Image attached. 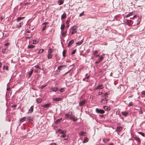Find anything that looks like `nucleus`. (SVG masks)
I'll use <instances>...</instances> for the list:
<instances>
[{
    "mask_svg": "<svg viewBox=\"0 0 145 145\" xmlns=\"http://www.w3.org/2000/svg\"><path fill=\"white\" fill-rule=\"evenodd\" d=\"M78 27L76 26H74L72 28V31L71 33V34L73 35L74 33H76L77 32V30H76V29Z\"/></svg>",
    "mask_w": 145,
    "mask_h": 145,
    "instance_id": "nucleus-1",
    "label": "nucleus"
},
{
    "mask_svg": "<svg viewBox=\"0 0 145 145\" xmlns=\"http://www.w3.org/2000/svg\"><path fill=\"white\" fill-rule=\"evenodd\" d=\"M72 116V113L71 112H69L68 114H65V117L66 118H69V119H70V118Z\"/></svg>",
    "mask_w": 145,
    "mask_h": 145,
    "instance_id": "nucleus-2",
    "label": "nucleus"
},
{
    "mask_svg": "<svg viewBox=\"0 0 145 145\" xmlns=\"http://www.w3.org/2000/svg\"><path fill=\"white\" fill-rule=\"evenodd\" d=\"M105 56V54H103L98 58V62H96V63H98L101 61V60L103 59Z\"/></svg>",
    "mask_w": 145,
    "mask_h": 145,
    "instance_id": "nucleus-3",
    "label": "nucleus"
},
{
    "mask_svg": "<svg viewBox=\"0 0 145 145\" xmlns=\"http://www.w3.org/2000/svg\"><path fill=\"white\" fill-rule=\"evenodd\" d=\"M96 111L97 113L101 114H104L105 112L104 110H103L99 109L97 108L96 109Z\"/></svg>",
    "mask_w": 145,
    "mask_h": 145,
    "instance_id": "nucleus-4",
    "label": "nucleus"
},
{
    "mask_svg": "<svg viewBox=\"0 0 145 145\" xmlns=\"http://www.w3.org/2000/svg\"><path fill=\"white\" fill-rule=\"evenodd\" d=\"M86 102V101L85 100H83V101H80L79 103V106H82L84 105L85 104Z\"/></svg>",
    "mask_w": 145,
    "mask_h": 145,
    "instance_id": "nucleus-5",
    "label": "nucleus"
},
{
    "mask_svg": "<svg viewBox=\"0 0 145 145\" xmlns=\"http://www.w3.org/2000/svg\"><path fill=\"white\" fill-rule=\"evenodd\" d=\"M51 105V104L48 103L45 105H41V106L44 108H48L50 107Z\"/></svg>",
    "mask_w": 145,
    "mask_h": 145,
    "instance_id": "nucleus-6",
    "label": "nucleus"
},
{
    "mask_svg": "<svg viewBox=\"0 0 145 145\" xmlns=\"http://www.w3.org/2000/svg\"><path fill=\"white\" fill-rule=\"evenodd\" d=\"M57 131L60 134H65L66 132V131L65 130L61 131V129H58L57 130Z\"/></svg>",
    "mask_w": 145,
    "mask_h": 145,
    "instance_id": "nucleus-7",
    "label": "nucleus"
},
{
    "mask_svg": "<svg viewBox=\"0 0 145 145\" xmlns=\"http://www.w3.org/2000/svg\"><path fill=\"white\" fill-rule=\"evenodd\" d=\"M62 99V98L61 97L59 98H53L52 99L53 101H61Z\"/></svg>",
    "mask_w": 145,
    "mask_h": 145,
    "instance_id": "nucleus-8",
    "label": "nucleus"
},
{
    "mask_svg": "<svg viewBox=\"0 0 145 145\" xmlns=\"http://www.w3.org/2000/svg\"><path fill=\"white\" fill-rule=\"evenodd\" d=\"M103 88V85L102 84H100L96 87L95 88V89H102Z\"/></svg>",
    "mask_w": 145,
    "mask_h": 145,
    "instance_id": "nucleus-9",
    "label": "nucleus"
},
{
    "mask_svg": "<svg viewBox=\"0 0 145 145\" xmlns=\"http://www.w3.org/2000/svg\"><path fill=\"white\" fill-rule=\"evenodd\" d=\"M121 114L123 116H126L128 115L129 113L128 112L123 111L121 112Z\"/></svg>",
    "mask_w": 145,
    "mask_h": 145,
    "instance_id": "nucleus-10",
    "label": "nucleus"
},
{
    "mask_svg": "<svg viewBox=\"0 0 145 145\" xmlns=\"http://www.w3.org/2000/svg\"><path fill=\"white\" fill-rule=\"evenodd\" d=\"M50 89L53 91L55 92L57 91L58 90V88L57 87H54Z\"/></svg>",
    "mask_w": 145,
    "mask_h": 145,
    "instance_id": "nucleus-11",
    "label": "nucleus"
},
{
    "mask_svg": "<svg viewBox=\"0 0 145 145\" xmlns=\"http://www.w3.org/2000/svg\"><path fill=\"white\" fill-rule=\"evenodd\" d=\"M74 42V40H71L69 43L68 44V46L69 47Z\"/></svg>",
    "mask_w": 145,
    "mask_h": 145,
    "instance_id": "nucleus-12",
    "label": "nucleus"
},
{
    "mask_svg": "<svg viewBox=\"0 0 145 145\" xmlns=\"http://www.w3.org/2000/svg\"><path fill=\"white\" fill-rule=\"evenodd\" d=\"M70 119L74 121H76L77 120V119L74 116H72L70 118Z\"/></svg>",
    "mask_w": 145,
    "mask_h": 145,
    "instance_id": "nucleus-13",
    "label": "nucleus"
},
{
    "mask_svg": "<svg viewBox=\"0 0 145 145\" xmlns=\"http://www.w3.org/2000/svg\"><path fill=\"white\" fill-rule=\"evenodd\" d=\"M26 119V117H24L23 118H21L20 120V122H21V123L25 121V120Z\"/></svg>",
    "mask_w": 145,
    "mask_h": 145,
    "instance_id": "nucleus-14",
    "label": "nucleus"
},
{
    "mask_svg": "<svg viewBox=\"0 0 145 145\" xmlns=\"http://www.w3.org/2000/svg\"><path fill=\"white\" fill-rule=\"evenodd\" d=\"M33 110V106H32L30 109L29 110L28 113H31L32 112Z\"/></svg>",
    "mask_w": 145,
    "mask_h": 145,
    "instance_id": "nucleus-15",
    "label": "nucleus"
},
{
    "mask_svg": "<svg viewBox=\"0 0 145 145\" xmlns=\"http://www.w3.org/2000/svg\"><path fill=\"white\" fill-rule=\"evenodd\" d=\"M64 1V0H59L58 1V3L59 5H61L63 3Z\"/></svg>",
    "mask_w": 145,
    "mask_h": 145,
    "instance_id": "nucleus-16",
    "label": "nucleus"
},
{
    "mask_svg": "<svg viewBox=\"0 0 145 145\" xmlns=\"http://www.w3.org/2000/svg\"><path fill=\"white\" fill-rule=\"evenodd\" d=\"M122 130V128L120 127H118L117 128V131L118 132H121Z\"/></svg>",
    "mask_w": 145,
    "mask_h": 145,
    "instance_id": "nucleus-17",
    "label": "nucleus"
},
{
    "mask_svg": "<svg viewBox=\"0 0 145 145\" xmlns=\"http://www.w3.org/2000/svg\"><path fill=\"white\" fill-rule=\"evenodd\" d=\"M86 133L85 132H81L79 133V135L81 136H85Z\"/></svg>",
    "mask_w": 145,
    "mask_h": 145,
    "instance_id": "nucleus-18",
    "label": "nucleus"
},
{
    "mask_svg": "<svg viewBox=\"0 0 145 145\" xmlns=\"http://www.w3.org/2000/svg\"><path fill=\"white\" fill-rule=\"evenodd\" d=\"M103 108L106 111H108L110 110V108L106 106H104Z\"/></svg>",
    "mask_w": 145,
    "mask_h": 145,
    "instance_id": "nucleus-19",
    "label": "nucleus"
},
{
    "mask_svg": "<svg viewBox=\"0 0 145 145\" xmlns=\"http://www.w3.org/2000/svg\"><path fill=\"white\" fill-rule=\"evenodd\" d=\"M25 18V17H19L17 19V22H19L20 21V20L24 19Z\"/></svg>",
    "mask_w": 145,
    "mask_h": 145,
    "instance_id": "nucleus-20",
    "label": "nucleus"
},
{
    "mask_svg": "<svg viewBox=\"0 0 145 145\" xmlns=\"http://www.w3.org/2000/svg\"><path fill=\"white\" fill-rule=\"evenodd\" d=\"M66 65H62L58 67L57 69L58 70H61V69L63 67H65Z\"/></svg>",
    "mask_w": 145,
    "mask_h": 145,
    "instance_id": "nucleus-21",
    "label": "nucleus"
},
{
    "mask_svg": "<svg viewBox=\"0 0 145 145\" xmlns=\"http://www.w3.org/2000/svg\"><path fill=\"white\" fill-rule=\"evenodd\" d=\"M83 42V39L81 41H79L78 42L76 43V44L78 45H80Z\"/></svg>",
    "mask_w": 145,
    "mask_h": 145,
    "instance_id": "nucleus-22",
    "label": "nucleus"
},
{
    "mask_svg": "<svg viewBox=\"0 0 145 145\" xmlns=\"http://www.w3.org/2000/svg\"><path fill=\"white\" fill-rule=\"evenodd\" d=\"M33 69H31V71L29 72V74H28V77L29 78L30 77L31 75L32 74L33 72Z\"/></svg>",
    "mask_w": 145,
    "mask_h": 145,
    "instance_id": "nucleus-23",
    "label": "nucleus"
},
{
    "mask_svg": "<svg viewBox=\"0 0 145 145\" xmlns=\"http://www.w3.org/2000/svg\"><path fill=\"white\" fill-rule=\"evenodd\" d=\"M66 18V14L65 13H64L62 15L61 17V19H65Z\"/></svg>",
    "mask_w": 145,
    "mask_h": 145,
    "instance_id": "nucleus-24",
    "label": "nucleus"
},
{
    "mask_svg": "<svg viewBox=\"0 0 145 145\" xmlns=\"http://www.w3.org/2000/svg\"><path fill=\"white\" fill-rule=\"evenodd\" d=\"M109 94V92H107L106 93H105L104 95V96L105 97L104 98L105 99H107L108 97L107 95H108Z\"/></svg>",
    "mask_w": 145,
    "mask_h": 145,
    "instance_id": "nucleus-25",
    "label": "nucleus"
},
{
    "mask_svg": "<svg viewBox=\"0 0 145 145\" xmlns=\"http://www.w3.org/2000/svg\"><path fill=\"white\" fill-rule=\"evenodd\" d=\"M36 101L38 103H41L42 101V99L39 98L37 99Z\"/></svg>",
    "mask_w": 145,
    "mask_h": 145,
    "instance_id": "nucleus-26",
    "label": "nucleus"
},
{
    "mask_svg": "<svg viewBox=\"0 0 145 145\" xmlns=\"http://www.w3.org/2000/svg\"><path fill=\"white\" fill-rule=\"evenodd\" d=\"M23 23L22 22H20L17 25V27L18 28L20 27H21V26L23 25Z\"/></svg>",
    "mask_w": 145,
    "mask_h": 145,
    "instance_id": "nucleus-27",
    "label": "nucleus"
},
{
    "mask_svg": "<svg viewBox=\"0 0 145 145\" xmlns=\"http://www.w3.org/2000/svg\"><path fill=\"white\" fill-rule=\"evenodd\" d=\"M65 27V25L64 24H62L61 27V31H63L64 30Z\"/></svg>",
    "mask_w": 145,
    "mask_h": 145,
    "instance_id": "nucleus-28",
    "label": "nucleus"
},
{
    "mask_svg": "<svg viewBox=\"0 0 145 145\" xmlns=\"http://www.w3.org/2000/svg\"><path fill=\"white\" fill-rule=\"evenodd\" d=\"M134 138H135V139L136 141H137L138 142V143H140V138H139L136 137H135Z\"/></svg>",
    "mask_w": 145,
    "mask_h": 145,
    "instance_id": "nucleus-29",
    "label": "nucleus"
},
{
    "mask_svg": "<svg viewBox=\"0 0 145 145\" xmlns=\"http://www.w3.org/2000/svg\"><path fill=\"white\" fill-rule=\"evenodd\" d=\"M133 15V12H131L129 13L128 14H127L125 16V17L126 18L128 17L131 16H132Z\"/></svg>",
    "mask_w": 145,
    "mask_h": 145,
    "instance_id": "nucleus-30",
    "label": "nucleus"
},
{
    "mask_svg": "<svg viewBox=\"0 0 145 145\" xmlns=\"http://www.w3.org/2000/svg\"><path fill=\"white\" fill-rule=\"evenodd\" d=\"M101 102L103 103L106 104L107 103V100L106 99H103L101 100Z\"/></svg>",
    "mask_w": 145,
    "mask_h": 145,
    "instance_id": "nucleus-31",
    "label": "nucleus"
},
{
    "mask_svg": "<svg viewBox=\"0 0 145 145\" xmlns=\"http://www.w3.org/2000/svg\"><path fill=\"white\" fill-rule=\"evenodd\" d=\"M88 138L87 137H85L84 139V140L83 141V143H85L87 142H88Z\"/></svg>",
    "mask_w": 145,
    "mask_h": 145,
    "instance_id": "nucleus-32",
    "label": "nucleus"
},
{
    "mask_svg": "<svg viewBox=\"0 0 145 145\" xmlns=\"http://www.w3.org/2000/svg\"><path fill=\"white\" fill-rule=\"evenodd\" d=\"M44 51V49H40V50H39V51L37 53L38 54H40L42 53Z\"/></svg>",
    "mask_w": 145,
    "mask_h": 145,
    "instance_id": "nucleus-33",
    "label": "nucleus"
},
{
    "mask_svg": "<svg viewBox=\"0 0 145 145\" xmlns=\"http://www.w3.org/2000/svg\"><path fill=\"white\" fill-rule=\"evenodd\" d=\"M62 120V118H61L60 119H59L57 120L56 121H55V123L56 124L58 123L59 122H60V121L61 120Z\"/></svg>",
    "mask_w": 145,
    "mask_h": 145,
    "instance_id": "nucleus-34",
    "label": "nucleus"
},
{
    "mask_svg": "<svg viewBox=\"0 0 145 145\" xmlns=\"http://www.w3.org/2000/svg\"><path fill=\"white\" fill-rule=\"evenodd\" d=\"M53 52L52 49L51 48H50L48 50V54H51Z\"/></svg>",
    "mask_w": 145,
    "mask_h": 145,
    "instance_id": "nucleus-35",
    "label": "nucleus"
},
{
    "mask_svg": "<svg viewBox=\"0 0 145 145\" xmlns=\"http://www.w3.org/2000/svg\"><path fill=\"white\" fill-rule=\"evenodd\" d=\"M47 56L48 58L49 59H51L52 58V55L51 54H48Z\"/></svg>",
    "mask_w": 145,
    "mask_h": 145,
    "instance_id": "nucleus-36",
    "label": "nucleus"
},
{
    "mask_svg": "<svg viewBox=\"0 0 145 145\" xmlns=\"http://www.w3.org/2000/svg\"><path fill=\"white\" fill-rule=\"evenodd\" d=\"M142 97H145V91H143L141 93Z\"/></svg>",
    "mask_w": 145,
    "mask_h": 145,
    "instance_id": "nucleus-37",
    "label": "nucleus"
},
{
    "mask_svg": "<svg viewBox=\"0 0 145 145\" xmlns=\"http://www.w3.org/2000/svg\"><path fill=\"white\" fill-rule=\"evenodd\" d=\"M61 33L63 37H65L66 35L64 31H61Z\"/></svg>",
    "mask_w": 145,
    "mask_h": 145,
    "instance_id": "nucleus-38",
    "label": "nucleus"
},
{
    "mask_svg": "<svg viewBox=\"0 0 145 145\" xmlns=\"http://www.w3.org/2000/svg\"><path fill=\"white\" fill-rule=\"evenodd\" d=\"M35 47V46L33 45H29L28 46V48H33Z\"/></svg>",
    "mask_w": 145,
    "mask_h": 145,
    "instance_id": "nucleus-39",
    "label": "nucleus"
},
{
    "mask_svg": "<svg viewBox=\"0 0 145 145\" xmlns=\"http://www.w3.org/2000/svg\"><path fill=\"white\" fill-rule=\"evenodd\" d=\"M110 140V139L108 138L105 139L103 140V141L104 142H108Z\"/></svg>",
    "mask_w": 145,
    "mask_h": 145,
    "instance_id": "nucleus-40",
    "label": "nucleus"
},
{
    "mask_svg": "<svg viewBox=\"0 0 145 145\" xmlns=\"http://www.w3.org/2000/svg\"><path fill=\"white\" fill-rule=\"evenodd\" d=\"M127 22L128 24H130L132 22L131 20H127Z\"/></svg>",
    "mask_w": 145,
    "mask_h": 145,
    "instance_id": "nucleus-41",
    "label": "nucleus"
},
{
    "mask_svg": "<svg viewBox=\"0 0 145 145\" xmlns=\"http://www.w3.org/2000/svg\"><path fill=\"white\" fill-rule=\"evenodd\" d=\"M66 52V51L65 50H64L63 52V56L64 57L65 56V54Z\"/></svg>",
    "mask_w": 145,
    "mask_h": 145,
    "instance_id": "nucleus-42",
    "label": "nucleus"
},
{
    "mask_svg": "<svg viewBox=\"0 0 145 145\" xmlns=\"http://www.w3.org/2000/svg\"><path fill=\"white\" fill-rule=\"evenodd\" d=\"M38 41L37 40H33V44H36L38 43Z\"/></svg>",
    "mask_w": 145,
    "mask_h": 145,
    "instance_id": "nucleus-43",
    "label": "nucleus"
},
{
    "mask_svg": "<svg viewBox=\"0 0 145 145\" xmlns=\"http://www.w3.org/2000/svg\"><path fill=\"white\" fill-rule=\"evenodd\" d=\"M67 136L66 134H63L61 135L60 137L62 138H65Z\"/></svg>",
    "mask_w": 145,
    "mask_h": 145,
    "instance_id": "nucleus-44",
    "label": "nucleus"
},
{
    "mask_svg": "<svg viewBox=\"0 0 145 145\" xmlns=\"http://www.w3.org/2000/svg\"><path fill=\"white\" fill-rule=\"evenodd\" d=\"M6 50V49H2V52L3 53H5Z\"/></svg>",
    "mask_w": 145,
    "mask_h": 145,
    "instance_id": "nucleus-45",
    "label": "nucleus"
},
{
    "mask_svg": "<svg viewBox=\"0 0 145 145\" xmlns=\"http://www.w3.org/2000/svg\"><path fill=\"white\" fill-rule=\"evenodd\" d=\"M138 133L141 135H142V136L144 137V133L141 132H139Z\"/></svg>",
    "mask_w": 145,
    "mask_h": 145,
    "instance_id": "nucleus-46",
    "label": "nucleus"
},
{
    "mask_svg": "<svg viewBox=\"0 0 145 145\" xmlns=\"http://www.w3.org/2000/svg\"><path fill=\"white\" fill-rule=\"evenodd\" d=\"M133 104L132 102H131L130 103H129V105H128V106L130 107L133 105Z\"/></svg>",
    "mask_w": 145,
    "mask_h": 145,
    "instance_id": "nucleus-47",
    "label": "nucleus"
},
{
    "mask_svg": "<svg viewBox=\"0 0 145 145\" xmlns=\"http://www.w3.org/2000/svg\"><path fill=\"white\" fill-rule=\"evenodd\" d=\"M64 91V88H61L60 89V91L61 92H62Z\"/></svg>",
    "mask_w": 145,
    "mask_h": 145,
    "instance_id": "nucleus-48",
    "label": "nucleus"
},
{
    "mask_svg": "<svg viewBox=\"0 0 145 145\" xmlns=\"http://www.w3.org/2000/svg\"><path fill=\"white\" fill-rule=\"evenodd\" d=\"M84 12H83L82 13H81L79 15V16H83L84 15Z\"/></svg>",
    "mask_w": 145,
    "mask_h": 145,
    "instance_id": "nucleus-49",
    "label": "nucleus"
},
{
    "mask_svg": "<svg viewBox=\"0 0 145 145\" xmlns=\"http://www.w3.org/2000/svg\"><path fill=\"white\" fill-rule=\"evenodd\" d=\"M76 50H74L72 52V53H71V54L72 55H73V54H74L75 52H76Z\"/></svg>",
    "mask_w": 145,
    "mask_h": 145,
    "instance_id": "nucleus-50",
    "label": "nucleus"
},
{
    "mask_svg": "<svg viewBox=\"0 0 145 145\" xmlns=\"http://www.w3.org/2000/svg\"><path fill=\"white\" fill-rule=\"evenodd\" d=\"M98 53V51H95L93 53V54L94 55H96V54H97V53Z\"/></svg>",
    "mask_w": 145,
    "mask_h": 145,
    "instance_id": "nucleus-51",
    "label": "nucleus"
},
{
    "mask_svg": "<svg viewBox=\"0 0 145 145\" xmlns=\"http://www.w3.org/2000/svg\"><path fill=\"white\" fill-rule=\"evenodd\" d=\"M36 68H37V69H41L40 67L38 65H37L35 66Z\"/></svg>",
    "mask_w": 145,
    "mask_h": 145,
    "instance_id": "nucleus-52",
    "label": "nucleus"
},
{
    "mask_svg": "<svg viewBox=\"0 0 145 145\" xmlns=\"http://www.w3.org/2000/svg\"><path fill=\"white\" fill-rule=\"evenodd\" d=\"M46 25H45V26H44L43 27V28H42V30L44 31V30H45V29H46Z\"/></svg>",
    "mask_w": 145,
    "mask_h": 145,
    "instance_id": "nucleus-53",
    "label": "nucleus"
},
{
    "mask_svg": "<svg viewBox=\"0 0 145 145\" xmlns=\"http://www.w3.org/2000/svg\"><path fill=\"white\" fill-rule=\"evenodd\" d=\"M46 85H44V86H41L40 87V88L41 89H42L43 88H44V87H46Z\"/></svg>",
    "mask_w": 145,
    "mask_h": 145,
    "instance_id": "nucleus-54",
    "label": "nucleus"
},
{
    "mask_svg": "<svg viewBox=\"0 0 145 145\" xmlns=\"http://www.w3.org/2000/svg\"><path fill=\"white\" fill-rule=\"evenodd\" d=\"M50 145H57V144L55 143H53L51 144Z\"/></svg>",
    "mask_w": 145,
    "mask_h": 145,
    "instance_id": "nucleus-55",
    "label": "nucleus"
},
{
    "mask_svg": "<svg viewBox=\"0 0 145 145\" xmlns=\"http://www.w3.org/2000/svg\"><path fill=\"white\" fill-rule=\"evenodd\" d=\"M69 20H67L66 21V24L67 25H69Z\"/></svg>",
    "mask_w": 145,
    "mask_h": 145,
    "instance_id": "nucleus-56",
    "label": "nucleus"
},
{
    "mask_svg": "<svg viewBox=\"0 0 145 145\" xmlns=\"http://www.w3.org/2000/svg\"><path fill=\"white\" fill-rule=\"evenodd\" d=\"M69 26V25H67L66 27V29H67Z\"/></svg>",
    "mask_w": 145,
    "mask_h": 145,
    "instance_id": "nucleus-57",
    "label": "nucleus"
},
{
    "mask_svg": "<svg viewBox=\"0 0 145 145\" xmlns=\"http://www.w3.org/2000/svg\"><path fill=\"white\" fill-rule=\"evenodd\" d=\"M9 44V43H7L5 44V46H8Z\"/></svg>",
    "mask_w": 145,
    "mask_h": 145,
    "instance_id": "nucleus-58",
    "label": "nucleus"
},
{
    "mask_svg": "<svg viewBox=\"0 0 145 145\" xmlns=\"http://www.w3.org/2000/svg\"><path fill=\"white\" fill-rule=\"evenodd\" d=\"M29 3H25L24 4V5H28L29 4Z\"/></svg>",
    "mask_w": 145,
    "mask_h": 145,
    "instance_id": "nucleus-59",
    "label": "nucleus"
},
{
    "mask_svg": "<svg viewBox=\"0 0 145 145\" xmlns=\"http://www.w3.org/2000/svg\"><path fill=\"white\" fill-rule=\"evenodd\" d=\"M16 106H17V105H13L12 106V107H16Z\"/></svg>",
    "mask_w": 145,
    "mask_h": 145,
    "instance_id": "nucleus-60",
    "label": "nucleus"
},
{
    "mask_svg": "<svg viewBox=\"0 0 145 145\" xmlns=\"http://www.w3.org/2000/svg\"><path fill=\"white\" fill-rule=\"evenodd\" d=\"M29 121H32V119L31 118V117H29Z\"/></svg>",
    "mask_w": 145,
    "mask_h": 145,
    "instance_id": "nucleus-61",
    "label": "nucleus"
},
{
    "mask_svg": "<svg viewBox=\"0 0 145 145\" xmlns=\"http://www.w3.org/2000/svg\"><path fill=\"white\" fill-rule=\"evenodd\" d=\"M102 93H103L102 92H99L98 93L99 95H102Z\"/></svg>",
    "mask_w": 145,
    "mask_h": 145,
    "instance_id": "nucleus-62",
    "label": "nucleus"
},
{
    "mask_svg": "<svg viewBox=\"0 0 145 145\" xmlns=\"http://www.w3.org/2000/svg\"><path fill=\"white\" fill-rule=\"evenodd\" d=\"M48 22H45L43 24L44 25H46L48 24Z\"/></svg>",
    "mask_w": 145,
    "mask_h": 145,
    "instance_id": "nucleus-63",
    "label": "nucleus"
},
{
    "mask_svg": "<svg viewBox=\"0 0 145 145\" xmlns=\"http://www.w3.org/2000/svg\"><path fill=\"white\" fill-rule=\"evenodd\" d=\"M10 88H7V91H9L10 89Z\"/></svg>",
    "mask_w": 145,
    "mask_h": 145,
    "instance_id": "nucleus-64",
    "label": "nucleus"
}]
</instances>
